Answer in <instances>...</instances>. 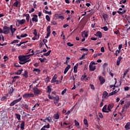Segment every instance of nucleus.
Instances as JSON below:
<instances>
[{"label": "nucleus", "instance_id": "obj_1", "mask_svg": "<svg viewBox=\"0 0 130 130\" xmlns=\"http://www.w3.org/2000/svg\"><path fill=\"white\" fill-rule=\"evenodd\" d=\"M18 59L20 61L19 62L20 64H25V63L31 61V59H29V57L27 55H19L18 56Z\"/></svg>", "mask_w": 130, "mask_h": 130}, {"label": "nucleus", "instance_id": "obj_2", "mask_svg": "<svg viewBox=\"0 0 130 130\" xmlns=\"http://www.w3.org/2000/svg\"><path fill=\"white\" fill-rule=\"evenodd\" d=\"M94 64H96L94 61H91L89 64V71L91 72H94L96 70V66H94Z\"/></svg>", "mask_w": 130, "mask_h": 130}, {"label": "nucleus", "instance_id": "obj_3", "mask_svg": "<svg viewBox=\"0 0 130 130\" xmlns=\"http://www.w3.org/2000/svg\"><path fill=\"white\" fill-rule=\"evenodd\" d=\"M3 33L5 35H7L10 33V27L8 26H4L3 27Z\"/></svg>", "mask_w": 130, "mask_h": 130}, {"label": "nucleus", "instance_id": "obj_4", "mask_svg": "<svg viewBox=\"0 0 130 130\" xmlns=\"http://www.w3.org/2000/svg\"><path fill=\"white\" fill-rule=\"evenodd\" d=\"M22 97L25 99H28V98H33L34 97V94L32 93H25L23 94Z\"/></svg>", "mask_w": 130, "mask_h": 130}, {"label": "nucleus", "instance_id": "obj_5", "mask_svg": "<svg viewBox=\"0 0 130 130\" xmlns=\"http://www.w3.org/2000/svg\"><path fill=\"white\" fill-rule=\"evenodd\" d=\"M21 100H22V97H20L19 99H16L14 101H13L12 102H11L10 104V106H14V105H15V104H17V103L20 102V101H21Z\"/></svg>", "mask_w": 130, "mask_h": 130}, {"label": "nucleus", "instance_id": "obj_6", "mask_svg": "<svg viewBox=\"0 0 130 130\" xmlns=\"http://www.w3.org/2000/svg\"><path fill=\"white\" fill-rule=\"evenodd\" d=\"M34 94V95H39L41 93V90L39 89L38 88H33Z\"/></svg>", "mask_w": 130, "mask_h": 130}, {"label": "nucleus", "instance_id": "obj_7", "mask_svg": "<svg viewBox=\"0 0 130 130\" xmlns=\"http://www.w3.org/2000/svg\"><path fill=\"white\" fill-rule=\"evenodd\" d=\"M31 20L33 22H38V16H37V15L34 14Z\"/></svg>", "mask_w": 130, "mask_h": 130}, {"label": "nucleus", "instance_id": "obj_8", "mask_svg": "<svg viewBox=\"0 0 130 130\" xmlns=\"http://www.w3.org/2000/svg\"><path fill=\"white\" fill-rule=\"evenodd\" d=\"M21 106L26 109V110L30 109V107H29V105L27 103L22 104Z\"/></svg>", "mask_w": 130, "mask_h": 130}, {"label": "nucleus", "instance_id": "obj_9", "mask_svg": "<svg viewBox=\"0 0 130 130\" xmlns=\"http://www.w3.org/2000/svg\"><path fill=\"white\" fill-rule=\"evenodd\" d=\"M53 100H54V104H56V103H58L59 101V96L57 95L56 97L53 98Z\"/></svg>", "mask_w": 130, "mask_h": 130}, {"label": "nucleus", "instance_id": "obj_10", "mask_svg": "<svg viewBox=\"0 0 130 130\" xmlns=\"http://www.w3.org/2000/svg\"><path fill=\"white\" fill-rule=\"evenodd\" d=\"M114 107V104L111 103L109 104V105L108 106V110H109V111H111V109H112V108H113Z\"/></svg>", "mask_w": 130, "mask_h": 130}, {"label": "nucleus", "instance_id": "obj_11", "mask_svg": "<svg viewBox=\"0 0 130 130\" xmlns=\"http://www.w3.org/2000/svg\"><path fill=\"white\" fill-rule=\"evenodd\" d=\"M95 36H97L99 38H102V32H101V31H98L96 32Z\"/></svg>", "mask_w": 130, "mask_h": 130}, {"label": "nucleus", "instance_id": "obj_12", "mask_svg": "<svg viewBox=\"0 0 130 130\" xmlns=\"http://www.w3.org/2000/svg\"><path fill=\"white\" fill-rule=\"evenodd\" d=\"M109 97V94L108 93L107 91H105L103 93V98H106Z\"/></svg>", "mask_w": 130, "mask_h": 130}, {"label": "nucleus", "instance_id": "obj_13", "mask_svg": "<svg viewBox=\"0 0 130 130\" xmlns=\"http://www.w3.org/2000/svg\"><path fill=\"white\" fill-rule=\"evenodd\" d=\"M116 83H117V81H116L114 85H110V86H109L110 89H111V88L114 87V88H113V91H114L115 89H116L117 88H118V86H115V85H116Z\"/></svg>", "mask_w": 130, "mask_h": 130}, {"label": "nucleus", "instance_id": "obj_14", "mask_svg": "<svg viewBox=\"0 0 130 130\" xmlns=\"http://www.w3.org/2000/svg\"><path fill=\"white\" fill-rule=\"evenodd\" d=\"M17 22L18 23V24H19V25H23V24H24L25 23V22H26V20L25 19H22L21 20H17Z\"/></svg>", "mask_w": 130, "mask_h": 130}, {"label": "nucleus", "instance_id": "obj_15", "mask_svg": "<svg viewBox=\"0 0 130 130\" xmlns=\"http://www.w3.org/2000/svg\"><path fill=\"white\" fill-rule=\"evenodd\" d=\"M99 80L101 82V84H104L105 83V79L102 76L99 77Z\"/></svg>", "mask_w": 130, "mask_h": 130}, {"label": "nucleus", "instance_id": "obj_16", "mask_svg": "<svg viewBox=\"0 0 130 130\" xmlns=\"http://www.w3.org/2000/svg\"><path fill=\"white\" fill-rule=\"evenodd\" d=\"M25 126V122L24 121H22L21 123L20 124V128L21 130L25 129V128L24 127Z\"/></svg>", "mask_w": 130, "mask_h": 130}, {"label": "nucleus", "instance_id": "obj_17", "mask_svg": "<svg viewBox=\"0 0 130 130\" xmlns=\"http://www.w3.org/2000/svg\"><path fill=\"white\" fill-rule=\"evenodd\" d=\"M51 86H48L47 87V93H48V94H50L51 93Z\"/></svg>", "mask_w": 130, "mask_h": 130}, {"label": "nucleus", "instance_id": "obj_18", "mask_svg": "<svg viewBox=\"0 0 130 130\" xmlns=\"http://www.w3.org/2000/svg\"><path fill=\"white\" fill-rule=\"evenodd\" d=\"M70 69H71V66L69 65L66 68L64 71V74H66L67 73H68V71L70 70Z\"/></svg>", "mask_w": 130, "mask_h": 130}, {"label": "nucleus", "instance_id": "obj_19", "mask_svg": "<svg viewBox=\"0 0 130 130\" xmlns=\"http://www.w3.org/2000/svg\"><path fill=\"white\" fill-rule=\"evenodd\" d=\"M22 76H23L25 79H27V78H28V71L25 70L24 74H22Z\"/></svg>", "mask_w": 130, "mask_h": 130}, {"label": "nucleus", "instance_id": "obj_20", "mask_svg": "<svg viewBox=\"0 0 130 130\" xmlns=\"http://www.w3.org/2000/svg\"><path fill=\"white\" fill-rule=\"evenodd\" d=\"M129 106H130V101L128 102L126 104H125L123 107H124L125 109H127V108H128Z\"/></svg>", "mask_w": 130, "mask_h": 130}, {"label": "nucleus", "instance_id": "obj_21", "mask_svg": "<svg viewBox=\"0 0 130 130\" xmlns=\"http://www.w3.org/2000/svg\"><path fill=\"white\" fill-rule=\"evenodd\" d=\"M23 69H21L20 70H19L17 71V72H15V75H21V74H22V72H23Z\"/></svg>", "mask_w": 130, "mask_h": 130}, {"label": "nucleus", "instance_id": "obj_22", "mask_svg": "<svg viewBox=\"0 0 130 130\" xmlns=\"http://www.w3.org/2000/svg\"><path fill=\"white\" fill-rule=\"evenodd\" d=\"M53 117L54 119H59V115H58V113L54 114L53 115Z\"/></svg>", "mask_w": 130, "mask_h": 130}, {"label": "nucleus", "instance_id": "obj_23", "mask_svg": "<svg viewBox=\"0 0 130 130\" xmlns=\"http://www.w3.org/2000/svg\"><path fill=\"white\" fill-rule=\"evenodd\" d=\"M125 128L126 129H130V122H127L125 125Z\"/></svg>", "mask_w": 130, "mask_h": 130}, {"label": "nucleus", "instance_id": "obj_24", "mask_svg": "<svg viewBox=\"0 0 130 130\" xmlns=\"http://www.w3.org/2000/svg\"><path fill=\"white\" fill-rule=\"evenodd\" d=\"M51 52V50H50L47 53H44L43 54V55H45V56H48V55H50Z\"/></svg>", "mask_w": 130, "mask_h": 130}, {"label": "nucleus", "instance_id": "obj_25", "mask_svg": "<svg viewBox=\"0 0 130 130\" xmlns=\"http://www.w3.org/2000/svg\"><path fill=\"white\" fill-rule=\"evenodd\" d=\"M15 115L18 120H21V115L16 113Z\"/></svg>", "mask_w": 130, "mask_h": 130}, {"label": "nucleus", "instance_id": "obj_26", "mask_svg": "<svg viewBox=\"0 0 130 130\" xmlns=\"http://www.w3.org/2000/svg\"><path fill=\"white\" fill-rule=\"evenodd\" d=\"M117 88L118 89V90L117 89H115V90L112 91L113 95H115L116 93H118V92H119V90H120V88H119V87H118V88Z\"/></svg>", "mask_w": 130, "mask_h": 130}, {"label": "nucleus", "instance_id": "obj_27", "mask_svg": "<svg viewBox=\"0 0 130 130\" xmlns=\"http://www.w3.org/2000/svg\"><path fill=\"white\" fill-rule=\"evenodd\" d=\"M50 28H51V26L50 25H48L47 27V33H51V31L50 30Z\"/></svg>", "mask_w": 130, "mask_h": 130}, {"label": "nucleus", "instance_id": "obj_28", "mask_svg": "<svg viewBox=\"0 0 130 130\" xmlns=\"http://www.w3.org/2000/svg\"><path fill=\"white\" fill-rule=\"evenodd\" d=\"M83 121H84V124L87 126V127H88V126H89V124L88 123V120H87V119H84Z\"/></svg>", "mask_w": 130, "mask_h": 130}, {"label": "nucleus", "instance_id": "obj_29", "mask_svg": "<svg viewBox=\"0 0 130 130\" xmlns=\"http://www.w3.org/2000/svg\"><path fill=\"white\" fill-rule=\"evenodd\" d=\"M85 31H84L82 32V36H84V37H85V38H87L88 37V32H85Z\"/></svg>", "mask_w": 130, "mask_h": 130}, {"label": "nucleus", "instance_id": "obj_30", "mask_svg": "<svg viewBox=\"0 0 130 130\" xmlns=\"http://www.w3.org/2000/svg\"><path fill=\"white\" fill-rule=\"evenodd\" d=\"M26 20L27 22H29V21H30V15H29V14H26Z\"/></svg>", "mask_w": 130, "mask_h": 130}, {"label": "nucleus", "instance_id": "obj_31", "mask_svg": "<svg viewBox=\"0 0 130 130\" xmlns=\"http://www.w3.org/2000/svg\"><path fill=\"white\" fill-rule=\"evenodd\" d=\"M18 5H19V1H18V0H16V2L13 4V6L17 8L18 7Z\"/></svg>", "mask_w": 130, "mask_h": 130}, {"label": "nucleus", "instance_id": "obj_32", "mask_svg": "<svg viewBox=\"0 0 130 130\" xmlns=\"http://www.w3.org/2000/svg\"><path fill=\"white\" fill-rule=\"evenodd\" d=\"M8 95L2 97V99H1V101L7 100V99H8Z\"/></svg>", "mask_w": 130, "mask_h": 130}, {"label": "nucleus", "instance_id": "obj_33", "mask_svg": "<svg viewBox=\"0 0 130 130\" xmlns=\"http://www.w3.org/2000/svg\"><path fill=\"white\" fill-rule=\"evenodd\" d=\"M103 18L105 21H106V19L108 18V15L107 14H104L103 15Z\"/></svg>", "mask_w": 130, "mask_h": 130}, {"label": "nucleus", "instance_id": "obj_34", "mask_svg": "<svg viewBox=\"0 0 130 130\" xmlns=\"http://www.w3.org/2000/svg\"><path fill=\"white\" fill-rule=\"evenodd\" d=\"M106 110H107V105H105L102 109L103 112H105Z\"/></svg>", "mask_w": 130, "mask_h": 130}, {"label": "nucleus", "instance_id": "obj_35", "mask_svg": "<svg viewBox=\"0 0 130 130\" xmlns=\"http://www.w3.org/2000/svg\"><path fill=\"white\" fill-rule=\"evenodd\" d=\"M46 120H48L49 122H51V120H52V119H51V117L49 116L46 117Z\"/></svg>", "mask_w": 130, "mask_h": 130}, {"label": "nucleus", "instance_id": "obj_36", "mask_svg": "<svg viewBox=\"0 0 130 130\" xmlns=\"http://www.w3.org/2000/svg\"><path fill=\"white\" fill-rule=\"evenodd\" d=\"M120 53V50H117L115 51V52L114 53L115 55H116V56H118V53Z\"/></svg>", "mask_w": 130, "mask_h": 130}, {"label": "nucleus", "instance_id": "obj_37", "mask_svg": "<svg viewBox=\"0 0 130 130\" xmlns=\"http://www.w3.org/2000/svg\"><path fill=\"white\" fill-rule=\"evenodd\" d=\"M32 72H37V73H38V74H39L40 73V69H38L37 68H34Z\"/></svg>", "mask_w": 130, "mask_h": 130}, {"label": "nucleus", "instance_id": "obj_38", "mask_svg": "<svg viewBox=\"0 0 130 130\" xmlns=\"http://www.w3.org/2000/svg\"><path fill=\"white\" fill-rule=\"evenodd\" d=\"M14 43H19V40H15L10 43V44H14Z\"/></svg>", "mask_w": 130, "mask_h": 130}, {"label": "nucleus", "instance_id": "obj_39", "mask_svg": "<svg viewBox=\"0 0 130 130\" xmlns=\"http://www.w3.org/2000/svg\"><path fill=\"white\" fill-rule=\"evenodd\" d=\"M50 80V78L49 77H47V78H45V83H49V81Z\"/></svg>", "mask_w": 130, "mask_h": 130}, {"label": "nucleus", "instance_id": "obj_40", "mask_svg": "<svg viewBox=\"0 0 130 130\" xmlns=\"http://www.w3.org/2000/svg\"><path fill=\"white\" fill-rule=\"evenodd\" d=\"M43 127L45 128H49L50 127V124L49 123H48L47 125H45L43 126Z\"/></svg>", "mask_w": 130, "mask_h": 130}, {"label": "nucleus", "instance_id": "obj_41", "mask_svg": "<svg viewBox=\"0 0 130 130\" xmlns=\"http://www.w3.org/2000/svg\"><path fill=\"white\" fill-rule=\"evenodd\" d=\"M86 77H87V75H82L81 78V81H84V80H85V79H86Z\"/></svg>", "mask_w": 130, "mask_h": 130}, {"label": "nucleus", "instance_id": "obj_42", "mask_svg": "<svg viewBox=\"0 0 130 130\" xmlns=\"http://www.w3.org/2000/svg\"><path fill=\"white\" fill-rule=\"evenodd\" d=\"M43 12H45V14H48V15H51V11H47L45 10H44Z\"/></svg>", "mask_w": 130, "mask_h": 130}, {"label": "nucleus", "instance_id": "obj_43", "mask_svg": "<svg viewBox=\"0 0 130 130\" xmlns=\"http://www.w3.org/2000/svg\"><path fill=\"white\" fill-rule=\"evenodd\" d=\"M27 36H28V35L27 34H22L20 36V37L21 38H24V37H27Z\"/></svg>", "mask_w": 130, "mask_h": 130}, {"label": "nucleus", "instance_id": "obj_44", "mask_svg": "<svg viewBox=\"0 0 130 130\" xmlns=\"http://www.w3.org/2000/svg\"><path fill=\"white\" fill-rule=\"evenodd\" d=\"M46 19L48 22H50V17H49V15L46 16Z\"/></svg>", "mask_w": 130, "mask_h": 130}, {"label": "nucleus", "instance_id": "obj_45", "mask_svg": "<svg viewBox=\"0 0 130 130\" xmlns=\"http://www.w3.org/2000/svg\"><path fill=\"white\" fill-rule=\"evenodd\" d=\"M48 96L49 99H50V100H53V98H55V97L54 96H52L51 95H50V94H48Z\"/></svg>", "mask_w": 130, "mask_h": 130}, {"label": "nucleus", "instance_id": "obj_46", "mask_svg": "<svg viewBox=\"0 0 130 130\" xmlns=\"http://www.w3.org/2000/svg\"><path fill=\"white\" fill-rule=\"evenodd\" d=\"M102 29H103L104 31H108V27L107 26H104L102 27Z\"/></svg>", "mask_w": 130, "mask_h": 130}, {"label": "nucleus", "instance_id": "obj_47", "mask_svg": "<svg viewBox=\"0 0 130 130\" xmlns=\"http://www.w3.org/2000/svg\"><path fill=\"white\" fill-rule=\"evenodd\" d=\"M51 25H57V23L54 20H52L51 22Z\"/></svg>", "mask_w": 130, "mask_h": 130}, {"label": "nucleus", "instance_id": "obj_48", "mask_svg": "<svg viewBox=\"0 0 130 130\" xmlns=\"http://www.w3.org/2000/svg\"><path fill=\"white\" fill-rule=\"evenodd\" d=\"M36 106H37L38 107V106H39V104L38 103H37L36 105H34V106L32 107V111H33V110H35V107H36Z\"/></svg>", "mask_w": 130, "mask_h": 130}, {"label": "nucleus", "instance_id": "obj_49", "mask_svg": "<svg viewBox=\"0 0 130 130\" xmlns=\"http://www.w3.org/2000/svg\"><path fill=\"white\" fill-rule=\"evenodd\" d=\"M39 60L41 61V62H44V60H45V59H46V58H43V59L41 58H39Z\"/></svg>", "mask_w": 130, "mask_h": 130}, {"label": "nucleus", "instance_id": "obj_50", "mask_svg": "<svg viewBox=\"0 0 130 130\" xmlns=\"http://www.w3.org/2000/svg\"><path fill=\"white\" fill-rule=\"evenodd\" d=\"M125 3H126V0H122L120 2L119 4L121 5L122 4H125Z\"/></svg>", "mask_w": 130, "mask_h": 130}, {"label": "nucleus", "instance_id": "obj_51", "mask_svg": "<svg viewBox=\"0 0 130 130\" xmlns=\"http://www.w3.org/2000/svg\"><path fill=\"white\" fill-rule=\"evenodd\" d=\"M67 45L68 46H70V47H72V46H74V44H72V43H71V42H68L67 43Z\"/></svg>", "mask_w": 130, "mask_h": 130}, {"label": "nucleus", "instance_id": "obj_52", "mask_svg": "<svg viewBox=\"0 0 130 130\" xmlns=\"http://www.w3.org/2000/svg\"><path fill=\"white\" fill-rule=\"evenodd\" d=\"M108 66V64L107 63H104V64L103 65V69H105L106 67H107Z\"/></svg>", "mask_w": 130, "mask_h": 130}, {"label": "nucleus", "instance_id": "obj_53", "mask_svg": "<svg viewBox=\"0 0 130 130\" xmlns=\"http://www.w3.org/2000/svg\"><path fill=\"white\" fill-rule=\"evenodd\" d=\"M109 75H110L112 78H113V74L111 73V71L110 70H109Z\"/></svg>", "mask_w": 130, "mask_h": 130}, {"label": "nucleus", "instance_id": "obj_54", "mask_svg": "<svg viewBox=\"0 0 130 130\" xmlns=\"http://www.w3.org/2000/svg\"><path fill=\"white\" fill-rule=\"evenodd\" d=\"M14 67H15V68H20L21 66H19L18 63H14Z\"/></svg>", "mask_w": 130, "mask_h": 130}, {"label": "nucleus", "instance_id": "obj_55", "mask_svg": "<svg viewBox=\"0 0 130 130\" xmlns=\"http://www.w3.org/2000/svg\"><path fill=\"white\" fill-rule=\"evenodd\" d=\"M80 50L82 51H89V50L88 49H86L84 48L80 49Z\"/></svg>", "mask_w": 130, "mask_h": 130}, {"label": "nucleus", "instance_id": "obj_56", "mask_svg": "<svg viewBox=\"0 0 130 130\" xmlns=\"http://www.w3.org/2000/svg\"><path fill=\"white\" fill-rule=\"evenodd\" d=\"M66 92H67V89H64L62 92H61V95H64L66 93Z\"/></svg>", "mask_w": 130, "mask_h": 130}, {"label": "nucleus", "instance_id": "obj_57", "mask_svg": "<svg viewBox=\"0 0 130 130\" xmlns=\"http://www.w3.org/2000/svg\"><path fill=\"white\" fill-rule=\"evenodd\" d=\"M43 42H44V44H46L48 42V41L47 39H44Z\"/></svg>", "mask_w": 130, "mask_h": 130}, {"label": "nucleus", "instance_id": "obj_58", "mask_svg": "<svg viewBox=\"0 0 130 130\" xmlns=\"http://www.w3.org/2000/svg\"><path fill=\"white\" fill-rule=\"evenodd\" d=\"M16 31H17V29L14 28L13 29H12V32H11L12 35H14V34L15 33V32H16Z\"/></svg>", "mask_w": 130, "mask_h": 130}, {"label": "nucleus", "instance_id": "obj_59", "mask_svg": "<svg viewBox=\"0 0 130 130\" xmlns=\"http://www.w3.org/2000/svg\"><path fill=\"white\" fill-rule=\"evenodd\" d=\"M52 79H53L54 80H56L57 79V75L55 74L53 77Z\"/></svg>", "mask_w": 130, "mask_h": 130}, {"label": "nucleus", "instance_id": "obj_60", "mask_svg": "<svg viewBox=\"0 0 130 130\" xmlns=\"http://www.w3.org/2000/svg\"><path fill=\"white\" fill-rule=\"evenodd\" d=\"M101 52H105V49H104V47H102L101 48Z\"/></svg>", "mask_w": 130, "mask_h": 130}, {"label": "nucleus", "instance_id": "obj_61", "mask_svg": "<svg viewBox=\"0 0 130 130\" xmlns=\"http://www.w3.org/2000/svg\"><path fill=\"white\" fill-rule=\"evenodd\" d=\"M122 59V57H121V56H120L118 57L117 60L118 61H121Z\"/></svg>", "mask_w": 130, "mask_h": 130}, {"label": "nucleus", "instance_id": "obj_62", "mask_svg": "<svg viewBox=\"0 0 130 130\" xmlns=\"http://www.w3.org/2000/svg\"><path fill=\"white\" fill-rule=\"evenodd\" d=\"M90 88H91L92 90H95V87H94V85H92V84H91V85H90Z\"/></svg>", "mask_w": 130, "mask_h": 130}, {"label": "nucleus", "instance_id": "obj_63", "mask_svg": "<svg viewBox=\"0 0 130 130\" xmlns=\"http://www.w3.org/2000/svg\"><path fill=\"white\" fill-rule=\"evenodd\" d=\"M80 60H82V59H85V56L84 55H82V57L79 58Z\"/></svg>", "mask_w": 130, "mask_h": 130}, {"label": "nucleus", "instance_id": "obj_64", "mask_svg": "<svg viewBox=\"0 0 130 130\" xmlns=\"http://www.w3.org/2000/svg\"><path fill=\"white\" fill-rule=\"evenodd\" d=\"M13 92H14V88H12V89H11L10 91H9V94H13Z\"/></svg>", "mask_w": 130, "mask_h": 130}]
</instances>
